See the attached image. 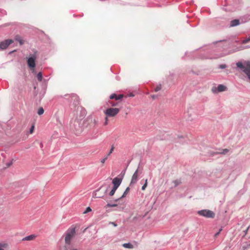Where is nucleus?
<instances>
[{"mask_svg": "<svg viewBox=\"0 0 250 250\" xmlns=\"http://www.w3.org/2000/svg\"><path fill=\"white\" fill-rule=\"evenodd\" d=\"M229 43L226 40L219 41L203 49L204 53L201 54V59H216L228 55L225 51Z\"/></svg>", "mask_w": 250, "mask_h": 250, "instance_id": "1", "label": "nucleus"}, {"mask_svg": "<svg viewBox=\"0 0 250 250\" xmlns=\"http://www.w3.org/2000/svg\"><path fill=\"white\" fill-rule=\"evenodd\" d=\"M236 65L247 75L250 81V61H245L244 62H236Z\"/></svg>", "mask_w": 250, "mask_h": 250, "instance_id": "2", "label": "nucleus"}, {"mask_svg": "<svg viewBox=\"0 0 250 250\" xmlns=\"http://www.w3.org/2000/svg\"><path fill=\"white\" fill-rule=\"evenodd\" d=\"M76 233L75 229L74 228L68 229L66 232L65 237V242L67 244H70L72 237Z\"/></svg>", "mask_w": 250, "mask_h": 250, "instance_id": "3", "label": "nucleus"}, {"mask_svg": "<svg viewBox=\"0 0 250 250\" xmlns=\"http://www.w3.org/2000/svg\"><path fill=\"white\" fill-rule=\"evenodd\" d=\"M197 213L202 216L208 218H213L215 216L214 213L208 209H202L198 211Z\"/></svg>", "mask_w": 250, "mask_h": 250, "instance_id": "4", "label": "nucleus"}, {"mask_svg": "<svg viewBox=\"0 0 250 250\" xmlns=\"http://www.w3.org/2000/svg\"><path fill=\"white\" fill-rule=\"evenodd\" d=\"M72 127L76 135H79L82 132V126L80 125V123L78 120H75L74 121Z\"/></svg>", "mask_w": 250, "mask_h": 250, "instance_id": "5", "label": "nucleus"}, {"mask_svg": "<svg viewBox=\"0 0 250 250\" xmlns=\"http://www.w3.org/2000/svg\"><path fill=\"white\" fill-rule=\"evenodd\" d=\"M120 109L118 108H109L104 112L105 114L108 117H114L119 112Z\"/></svg>", "mask_w": 250, "mask_h": 250, "instance_id": "6", "label": "nucleus"}, {"mask_svg": "<svg viewBox=\"0 0 250 250\" xmlns=\"http://www.w3.org/2000/svg\"><path fill=\"white\" fill-rule=\"evenodd\" d=\"M14 41L12 39H7L1 42H0V50H3L6 49Z\"/></svg>", "mask_w": 250, "mask_h": 250, "instance_id": "7", "label": "nucleus"}, {"mask_svg": "<svg viewBox=\"0 0 250 250\" xmlns=\"http://www.w3.org/2000/svg\"><path fill=\"white\" fill-rule=\"evenodd\" d=\"M36 59V54H34L32 56L28 58L27 61V63L28 66L30 68H34L36 65L35 61Z\"/></svg>", "mask_w": 250, "mask_h": 250, "instance_id": "8", "label": "nucleus"}, {"mask_svg": "<svg viewBox=\"0 0 250 250\" xmlns=\"http://www.w3.org/2000/svg\"><path fill=\"white\" fill-rule=\"evenodd\" d=\"M227 87L222 84H219L217 87L213 86L212 87L211 91L213 93L223 92L226 90Z\"/></svg>", "mask_w": 250, "mask_h": 250, "instance_id": "9", "label": "nucleus"}, {"mask_svg": "<svg viewBox=\"0 0 250 250\" xmlns=\"http://www.w3.org/2000/svg\"><path fill=\"white\" fill-rule=\"evenodd\" d=\"M139 167H138V168L136 169L132 176L130 186L135 184L138 180Z\"/></svg>", "mask_w": 250, "mask_h": 250, "instance_id": "10", "label": "nucleus"}, {"mask_svg": "<svg viewBox=\"0 0 250 250\" xmlns=\"http://www.w3.org/2000/svg\"><path fill=\"white\" fill-rule=\"evenodd\" d=\"M122 181V179L118 177L114 178L112 180V184L113 187L118 188L121 185Z\"/></svg>", "mask_w": 250, "mask_h": 250, "instance_id": "11", "label": "nucleus"}, {"mask_svg": "<svg viewBox=\"0 0 250 250\" xmlns=\"http://www.w3.org/2000/svg\"><path fill=\"white\" fill-rule=\"evenodd\" d=\"M123 97V95L122 94L117 95L116 94L114 93L111 94L109 98L110 99H115L116 100H121Z\"/></svg>", "mask_w": 250, "mask_h": 250, "instance_id": "12", "label": "nucleus"}, {"mask_svg": "<svg viewBox=\"0 0 250 250\" xmlns=\"http://www.w3.org/2000/svg\"><path fill=\"white\" fill-rule=\"evenodd\" d=\"M240 24V21L239 20L235 19L232 20L230 23V27H234Z\"/></svg>", "mask_w": 250, "mask_h": 250, "instance_id": "13", "label": "nucleus"}, {"mask_svg": "<svg viewBox=\"0 0 250 250\" xmlns=\"http://www.w3.org/2000/svg\"><path fill=\"white\" fill-rule=\"evenodd\" d=\"M129 190H130L129 188V187H127V188L125 189V191H124V193H123V195H122L121 197L118 198L116 199V200H114V202H118L119 200H120L121 199H122V198H123L125 197L126 196V195L127 194V193L128 192V191H129Z\"/></svg>", "mask_w": 250, "mask_h": 250, "instance_id": "14", "label": "nucleus"}, {"mask_svg": "<svg viewBox=\"0 0 250 250\" xmlns=\"http://www.w3.org/2000/svg\"><path fill=\"white\" fill-rule=\"evenodd\" d=\"M36 236L35 234H31L24 237L22 239L23 241H30L36 238Z\"/></svg>", "mask_w": 250, "mask_h": 250, "instance_id": "15", "label": "nucleus"}, {"mask_svg": "<svg viewBox=\"0 0 250 250\" xmlns=\"http://www.w3.org/2000/svg\"><path fill=\"white\" fill-rule=\"evenodd\" d=\"M229 152V150L228 149H224L223 150H222L221 151H220V152H213V153H212L211 154V155H214L215 154H226L227 152Z\"/></svg>", "mask_w": 250, "mask_h": 250, "instance_id": "16", "label": "nucleus"}, {"mask_svg": "<svg viewBox=\"0 0 250 250\" xmlns=\"http://www.w3.org/2000/svg\"><path fill=\"white\" fill-rule=\"evenodd\" d=\"M8 245L5 243H0V250H5L7 249Z\"/></svg>", "mask_w": 250, "mask_h": 250, "instance_id": "17", "label": "nucleus"}, {"mask_svg": "<svg viewBox=\"0 0 250 250\" xmlns=\"http://www.w3.org/2000/svg\"><path fill=\"white\" fill-rule=\"evenodd\" d=\"M123 246L124 248H127V249H132V248H133V245L132 244L130 243H124L123 245Z\"/></svg>", "mask_w": 250, "mask_h": 250, "instance_id": "18", "label": "nucleus"}, {"mask_svg": "<svg viewBox=\"0 0 250 250\" xmlns=\"http://www.w3.org/2000/svg\"><path fill=\"white\" fill-rule=\"evenodd\" d=\"M37 79H38V80L39 81V82H42V73L41 72H40L38 73L37 75Z\"/></svg>", "mask_w": 250, "mask_h": 250, "instance_id": "19", "label": "nucleus"}, {"mask_svg": "<svg viewBox=\"0 0 250 250\" xmlns=\"http://www.w3.org/2000/svg\"><path fill=\"white\" fill-rule=\"evenodd\" d=\"M117 188H117L113 187L112 189H111V190L110 191V192L109 193V196H112L114 194V193Z\"/></svg>", "mask_w": 250, "mask_h": 250, "instance_id": "20", "label": "nucleus"}, {"mask_svg": "<svg viewBox=\"0 0 250 250\" xmlns=\"http://www.w3.org/2000/svg\"><path fill=\"white\" fill-rule=\"evenodd\" d=\"M100 190V188L96 190L93 193V197L94 198H101L103 196H100L97 195V192H98Z\"/></svg>", "mask_w": 250, "mask_h": 250, "instance_id": "21", "label": "nucleus"}, {"mask_svg": "<svg viewBox=\"0 0 250 250\" xmlns=\"http://www.w3.org/2000/svg\"><path fill=\"white\" fill-rule=\"evenodd\" d=\"M106 206L107 207H116L117 206V204H116V203H107V205H106Z\"/></svg>", "mask_w": 250, "mask_h": 250, "instance_id": "22", "label": "nucleus"}, {"mask_svg": "<svg viewBox=\"0 0 250 250\" xmlns=\"http://www.w3.org/2000/svg\"><path fill=\"white\" fill-rule=\"evenodd\" d=\"M249 41H250V36H249V37L244 39L242 41V43L245 44V43H248Z\"/></svg>", "mask_w": 250, "mask_h": 250, "instance_id": "23", "label": "nucleus"}, {"mask_svg": "<svg viewBox=\"0 0 250 250\" xmlns=\"http://www.w3.org/2000/svg\"><path fill=\"white\" fill-rule=\"evenodd\" d=\"M44 112V109L42 107H40L38 111V114L39 115H42Z\"/></svg>", "mask_w": 250, "mask_h": 250, "instance_id": "24", "label": "nucleus"}, {"mask_svg": "<svg viewBox=\"0 0 250 250\" xmlns=\"http://www.w3.org/2000/svg\"><path fill=\"white\" fill-rule=\"evenodd\" d=\"M173 183L174 184V187H176L178 186L181 183V182L179 180H176L173 181Z\"/></svg>", "mask_w": 250, "mask_h": 250, "instance_id": "25", "label": "nucleus"}, {"mask_svg": "<svg viewBox=\"0 0 250 250\" xmlns=\"http://www.w3.org/2000/svg\"><path fill=\"white\" fill-rule=\"evenodd\" d=\"M147 186V180L146 179L145 183V184H144V185L142 187V189L143 190H144L146 188Z\"/></svg>", "mask_w": 250, "mask_h": 250, "instance_id": "26", "label": "nucleus"}, {"mask_svg": "<svg viewBox=\"0 0 250 250\" xmlns=\"http://www.w3.org/2000/svg\"><path fill=\"white\" fill-rule=\"evenodd\" d=\"M161 89V85L159 84L156 86V87L154 88V91L155 92H157L159 90H160Z\"/></svg>", "mask_w": 250, "mask_h": 250, "instance_id": "27", "label": "nucleus"}, {"mask_svg": "<svg viewBox=\"0 0 250 250\" xmlns=\"http://www.w3.org/2000/svg\"><path fill=\"white\" fill-rule=\"evenodd\" d=\"M16 40L18 41L21 44H22L23 43L22 40L19 37L16 36Z\"/></svg>", "mask_w": 250, "mask_h": 250, "instance_id": "28", "label": "nucleus"}, {"mask_svg": "<svg viewBox=\"0 0 250 250\" xmlns=\"http://www.w3.org/2000/svg\"><path fill=\"white\" fill-rule=\"evenodd\" d=\"M108 157V156L106 155L104 158L101 159V162L103 164L104 163L105 161L107 159Z\"/></svg>", "mask_w": 250, "mask_h": 250, "instance_id": "29", "label": "nucleus"}, {"mask_svg": "<svg viewBox=\"0 0 250 250\" xmlns=\"http://www.w3.org/2000/svg\"><path fill=\"white\" fill-rule=\"evenodd\" d=\"M114 147L112 146H111V148L109 152L107 154V156H109L112 153L113 151L114 150Z\"/></svg>", "mask_w": 250, "mask_h": 250, "instance_id": "30", "label": "nucleus"}, {"mask_svg": "<svg viewBox=\"0 0 250 250\" xmlns=\"http://www.w3.org/2000/svg\"><path fill=\"white\" fill-rule=\"evenodd\" d=\"M91 211V208H90V207H87V208H86L85 210L84 211V212H83V213H87V212H90V211Z\"/></svg>", "mask_w": 250, "mask_h": 250, "instance_id": "31", "label": "nucleus"}, {"mask_svg": "<svg viewBox=\"0 0 250 250\" xmlns=\"http://www.w3.org/2000/svg\"><path fill=\"white\" fill-rule=\"evenodd\" d=\"M227 67V65L225 64H220L219 66V68L221 69H224Z\"/></svg>", "mask_w": 250, "mask_h": 250, "instance_id": "32", "label": "nucleus"}, {"mask_svg": "<svg viewBox=\"0 0 250 250\" xmlns=\"http://www.w3.org/2000/svg\"><path fill=\"white\" fill-rule=\"evenodd\" d=\"M109 104L111 105V106H115L117 105V103H115V102H109Z\"/></svg>", "mask_w": 250, "mask_h": 250, "instance_id": "33", "label": "nucleus"}, {"mask_svg": "<svg viewBox=\"0 0 250 250\" xmlns=\"http://www.w3.org/2000/svg\"><path fill=\"white\" fill-rule=\"evenodd\" d=\"M34 125H32L30 129L29 132L30 133L32 134L34 131Z\"/></svg>", "mask_w": 250, "mask_h": 250, "instance_id": "34", "label": "nucleus"}, {"mask_svg": "<svg viewBox=\"0 0 250 250\" xmlns=\"http://www.w3.org/2000/svg\"><path fill=\"white\" fill-rule=\"evenodd\" d=\"M12 164V162H10L9 163H8L6 164V166L9 167H10V166H11V165Z\"/></svg>", "mask_w": 250, "mask_h": 250, "instance_id": "35", "label": "nucleus"}, {"mask_svg": "<svg viewBox=\"0 0 250 250\" xmlns=\"http://www.w3.org/2000/svg\"><path fill=\"white\" fill-rule=\"evenodd\" d=\"M110 224L113 225L114 227L117 226V224L115 222H110Z\"/></svg>", "mask_w": 250, "mask_h": 250, "instance_id": "36", "label": "nucleus"}, {"mask_svg": "<svg viewBox=\"0 0 250 250\" xmlns=\"http://www.w3.org/2000/svg\"><path fill=\"white\" fill-rule=\"evenodd\" d=\"M219 232H216V233L215 234V235H214L215 237H217V236L219 235Z\"/></svg>", "mask_w": 250, "mask_h": 250, "instance_id": "37", "label": "nucleus"}, {"mask_svg": "<svg viewBox=\"0 0 250 250\" xmlns=\"http://www.w3.org/2000/svg\"><path fill=\"white\" fill-rule=\"evenodd\" d=\"M40 146H41V147H42L43 146V145H42V143H40Z\"/></svg>", "mask_w": 250, "mask_h": 250, "instance_id": "38", "label": "nucleus"}, {"mask_svg": "<svg viewBox=\"0 0 250 250\" xmlns=\"http://www.w3.org/2000/svg\"><path fill=\"white\" fill-rule=\"evenodd\" d=\"M222 230V229L221 228L219 229V231L218 232H219V233H220V232Z\"/></svg>", "mask_w": 250, "mask_h": 250, "instance_id": "39", "label": "nucleus"}, {"mask_svg": "<svg viewBox=\"0 0 250 250\" xmlns=\"http://www.w3.org/2000/svg\"><path fill=\"white\" fill-rule=\"evenodd\" d=\"M71 250H80L77 249H72Z\"/></svg>", "mask_w": 250, "mask_h": 250, "instance_id": "40", "label": "nucleus"}, {"mask_svg": "<svg viewBox=\"0 0 250 250\" xmlns=\"http://www.w3.org/2000/svg\"><path fill=\"white\" fill-rule=\"evenodd\" d=\"M130 96L133 97V96H134V95H133V94H131L130 95Z\"/></svg>", "mask_w": 250, "mask_h": 250, "instance_id": "41", "label": "nucleus"}, {"mask_svg": "<svg viewBox=\"0 0 250 250\" xmlns=\"http://www.w3.org/2000/svg\"><path fill=\"white\" fill-rule=\"evenodd\" d=\"M73 97H75L76 98H77V96L76 95H73Z\"/></svg>", "mask_w": 250, "mask_h": 250, "instance_id": "42", "label": "nucleus"}]
</instances>
